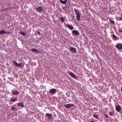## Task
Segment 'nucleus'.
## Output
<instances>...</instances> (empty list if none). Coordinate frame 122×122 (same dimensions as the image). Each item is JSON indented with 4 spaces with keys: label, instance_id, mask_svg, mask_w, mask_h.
Listing matches in <instances>:
<instances>
[{
    "label": "nucleus",
    "instance_id": "nucleus-1",
    "mask_svg": "<svg viewBox=\"0 0 122 122\" xmlns=\"http://www.w3.org/2000/svg\"><path fill=\"white\" fill-rule=\"evenodd\" d=\"M74 10L76 15V19L78 21H79L80 20L81 13L78 11L76 9H75Z\"/></svg>",
    "mask_w": 122,
    "mask_h": 122
},
{
    "label": "nucleus",
    "instance_id": "nucleus-2",
    "mask_svg": "<svg viewBox=\"0 0 122 122\" xmlns=\"http://www.w3.org/2000/svg\"><path fill=\"white\" fill-rule=\"evenodd\" d=\"M46 116L49 120H51L52 119V115L51 114L49 113H47L46 114Z\"/></svg>",
    "mask_w": 122,
    "mask_h": 122
},
{
    "label": "nucleus",
    "instance_id": "nucleus-3",
    "mask_svg": "<svg viewBox=\"0 0 122 122\" xmlns=\"http://www.w3.org/2000/svg\"><path fill=\"white\" fill-rule=\"evenodd\" d=\"M69 50L71 51V53H75L76 52V49L74 47H71L69 48Z\"/></svg>",
    "mask_w": 122,
    "mask_h": 122
},
{
    "label": "nucleus",
    "instance_id": "nucleus-4",
    "mask_svg": "<svg viewBox=\"0 0 122 122\" xmlns=\"http://www.w3.org/2000/svg\"><path fill=\"white\" fill-rule=\"evenodd\" d=\"M74 105L72 104H64V106L66 108H70L71 107H73Z\"/></svg>",
    "mask_w": 122,
    "mask_h": 122
},
{
    "label": "nucleus",
    "instance_id": "nucleus-5",
    "mask_svg": "<svg viewBox=\"0 0 122 122\" xmlns=\"http://www.w3.org/2000/svg\"><path fill=\"white\" fill-rule=\"evenodd\" d=\"M13 62L14 63V65L16 67H21V66H22V64L21 63L19 64L18 63L15 61H13Z\"/></svg>",
    "mask_w": 122,
    "mask_h": 122
},
{
    "label": "nucleus",
    "instance_id": "nucleus-6",
    "mask_svg": "<svg viewBox=\"0 0 122 122\" xmlns=\"http://www.w3.org/2000/svg\"><path fill=\"white\" fill-rule=\"evenodd\" d=\"M36 10L37 12L41 13L42 12L43 9L41 7H39L36 8Z\"/></svg>",
    "mask_w": 122,
    "mask_h": 122
},
{
    "label": "nucleus",
    "instance_id": "nucleus-7",
    "mask_svg": "<svg viewBox=\"0 0 122 122\" xmlns=\"http://www.w3.org/2000/svg\"><path fill=\"white\" fill-rule=\"evenodd\" d=\"M11 93L14 95H17L19 93V92L17 90H13L11 92Z\"/></svg>",
    "mask_w": 122,
    "mask_h": 122
},
{
    "label": "nucleus",
    "instance_id": "nucleus-8",
    "mask_svg": "<svg viewBox=\"0 0 122 122\" xmlns=\"http://www.w3.org/2000/svg\"><path fill=\"white\" fill-rule=\"evenodd\" d=\"M72 34L76 36H77L79 34V32L78 31L76 30H74L72 31Z\"/></svg>",
    "mask_w": 122,
    "mask_h": 122
},
{
    "label": "nucleus",
    "instance_id": "nucleus-9",
    "mask_svg": "<svg viewBox=\"0 0 122 122\" xmlns=\"http://www.w3.org/2000/svg\"><path fill=\"white\" fill-rule=\"evenodd\" d=\"M116 47L118 49H122V44H117L116 46Z\"/></svg>",
    "mask_w": 122,
    "mask_h": 122
},
{
    "label": "nucleus",
    "instance_id": "nucleus-10",
    "mask_svg": "<svg viewBox=\"0 0 122 122\" xmlns=\"http://www.w3.org/2000/svg\"><path fill=\"white\" fill-rule=\"evenodd\" d=\"M69 74L72 78L75 79L76 78V75L71 72H70L68 73Z\"/></svg>",
    "mask_w": 122,
    "mask_h": 122
},
{
    "label": "nucleus",
    "instance_id": "nucleus-11",
    "mask_svg": "<svg viewBox=\"0 0 122 122\" xmlns=\"http://www.w3.org/2000/svg\"><path fill=\"white\" fill-rule=\"evenodd\" d=\"M10 100L12 102H14L17 101V98H16L12 97L10 98Z\"/></svg>",
    "mask_w": 122,
    "mask_h": 122
},
{
    "label": "nucleus",
    "instance_id": "nucleus-12",
    "mask_svg": "<svg viewBox=\"0 0 122 122\" xmlns=\"http://www.w3.org/2000/svg\"><path fill=\"white\" fill-rule=\"evenodd\" d=\"M115 108L116 110L118 112H119L121 109V108L120 106L119 105L116 106Z\"/></svg>",
    "mask_w": 122,
    "mask_h": 122
},
{
    "label": "nucleus",
    "instance_id": "nucleus-13",
    "mask_svg": "<svg viewBox=\"0 0 122 122\" xmlns=\"http://www.w3.org/2000/svg\"><path fill=\"white\" fill-rule=\"evenodd\" d=\"M56 92V90L55 89H51L50 91V93L51 94L54 93Z\"/></svg>",
    "mask_w": 122,
    "mask_h": 122
},
{
    "label": "nucleus",
    "instance_id": "nucleus-14",
    "mask_svg": "<svg viewBox=\"0 0 122 122\" xmlns=\"http://www.w3.org/2000/svg\"><path fill=\"white\" fill-rule=\"evenodd\" d=\"M17 106H20L23 107H24V104L22 102H19L17 104Z\"/></svg>",
    "mask_w": 122,
    "mask_h": 122
},
{
    "label": "nucleus",
    "instance_id": "nucleus-15",
    "mask_svg": "<svg viewBox=\"0 0 122 122\" xmlns=\"http://www.w3.org/2000/svg\"><path fill=\"white\" fill-rule=\"evenodd\" d=\"M66 26L71 30H72L73 29V27L72 26L68 25H66Z\"/></svg>",
    "mask_w": 122,
    "mask_h": 122
},
{
    "label": "nucleus",
    "instance_id": "nucleus-16",
    "mask_svg": "<svg viewBox=\"0 0 122 122\" xmlns=\"http://www.w3.org/2000/svg\"><path fill=\"white\" fill-rule=\"evenodd\" d=\"M67 0H65L64 1H63L62 0H60V1L61 3H62V4H66L67 1Z\"/></svg>",
    "mask_w": 122,
    "mask_h": 122
},
{
    "label": "nucleus",
    "instance_id": "nucleus-17",
    "mask_svg": "<svg viewBox=\"0 0 122 122\" xmlns=\"http://www.w3.org/2000/svg\"><path fill=\"white\" fill-rule=\"evenodd\" d=\"M112 38L114 41H115L117 40V37L115 35H113Z\"/></svg>",
    "mask_w": 122,
    "mask_h": 122
},
{
    "label": "nucleus",
    "instance_id": "nucleus-18",
    "mask_svg": "<svg viewBox=\"0 0 122 122\" xmlns=\"http://www.w3.org/2000/svg\"><path fill=\"white\" fill-rule=\"evenodd\" d=\"M31 51L33 52H35L37 53H39V51L35 49H31Z\"/></svg>",
    "mask_w": 122,
    "mask_h": 122
},
{
    "label": "nucleus",
    "instance_id": "nucleus-19",
    "mask_svg": "<svg viewBox=\"0 0 122 122\" xmlns=\"http://www.w3.org/2000/svg\"><path fill=\"white\" fill-rule=\"evenodd\" d=\"M19 33L20 34H22L23 35V36H25L26 35V33H25L21 31H20Z\"/></svg>",
    "mask_w": 122,
    "mask_h": 122
},
{
    "label": "nucleus",
    "instance_id": "nucleus-20",
    "mask_svg": "<svg viewBox=\"0 0 122 122\" xmlns=\"http://www.w3.org/2000/svg\"><path fill=\"white\" fill-rule=\"evenodd\" d=\"M93 116L97 119H98L99 118L98 117L97 115L94 114L93 115Z\"/></svg>",
    "mask_w": 122,
    "mask_h": 122
},
{
    "label": "nucleus",
    "instance_id": "nucleus-21",
    "mask_svg": "<svg viewBox=\"0 0 122 122\" xmlns=\"http://www.w3.org/2000/svg\"><path fill=\"white\" fill-rule=\"evenodd\" d=\"M60 19L61 21L62 22H63L65 21V19L63 17H61L60 18Z\"/></svg>",
    "mask_w": 122,
    "mask_h": 122
},
{
    "label": "nucleus",
    "instance_id": "nucleus-22",
    "mask_svg": "<svg viewBox=\"0 0 122 122\" xmlns=\"http://www.w3.org/2000/svg\"><path fill=\"white\" fill-rule=\"evenodd\" d=\"M6 32L4 30H0V34H3L4 33H5Z\"/></svg>",
    "mask_w": 122,
    "mask_h": 122
},
{
    "label": "nucleus",
    "instance_id": "nucleus-23",
    "mask_svg": "<svg viewBox=\"0 0 122 122\" xmlns=\"http://www.w3.org/2000/svg\"><path fill=\"white\" fill-rule=\"evenodd\" d=\"M108 112L110 116H112L113 114V113L112 112Z\"/></svg>",
    "mask_w": 122,
    "mask_h": 122
},
{
    "label": "nucleus",
    "instance_id": "nucleus-24",
    "mask_svg": "<svg viewBox=\"0 0 122 122\" xmlns=\"http://www.w3.org/2000/svg\"><path fill=\"white\" fill-rule=\"evenodd\" d=\"M17 108H15L14 107H12L11 108V110H12L15 111Z\"/></svg>",
    "mask_w": 122,
    "mask_h": 122
},
{
    "label": "nucleus",
    "instance_id": "nucleus-25",
    "mask_svg": "<svg viewBox=\"0 0 122 122\" xmlns=\"http://www.w3.org/2000/svg\"><path fill=\"white\" fill-rule=\"evenodd\" d=\"M110 22L112 24H114L115 23L114 21H112V20H110Z\"/></svg>",
    "mask_w": 122,
    "mask_h": 122
},
{
    "label": "nucleus",
    "instance_id": "nucleus-26",
    "mask_svg": "<svg viewBox=\"0 0 122 122\" xmlns=\"http://www.w3.org/2000/svg\"><path fill=\"white\" fill-rule=\"evenodd\" d=\"M37 33H38V34H39V35L40 34H41L40 32L39 31H37Z\"/></svg>",
    "mask_w": 122,
    "mask_h": 122
},
{
    "label": "nucleus",
    "instance_id": "nucleus-27",
    "mask_svg": "<svg viewBox=\"0 0 122 122\" xmlns=\"http://www.w3.org/2000/svg\"><path fill=\"white\" fill-rule=\"evenodd\" d=\"M105 115L106 117H108V116L106 114H105Z\"/></svg>",
    "mask_w": 122,
    "mask_h": 122
},
{
    "label": "nucleus",
    "instance_id": "nucleus-28",
    "mask_svg": "<svg viewBox=\"0 0 122 122\" xmlns=\"http://www.w3.org/2000/svg\"><path fill=\"white\" fill-rule=\"evenodd\" d=\"M90 122H95L93 121H91Z\"/></svg>",
    "mask_w": 122,
    "mask_h": 122
},
{
    "label": "nucleus",
    "instance_id": "nucleus-29",
    "mask_svg": "<svg viewBox=\"0 0 122 122\" xmlns=\"http://www.w3.org/2000/svg\"><path fill=\"white\" fill-rule=\"evenodd\" d=\"M121 91L122 92V87L121 88Z\"/></svg>",
    "mask_w": 122,
    "mask_h": 122
},
{
    "label": "nucleus",
    "instance_id": "nucleus-30",
    "mask_svg": "<svg viewBox=\"0 0 122 122\" xmlns=\"http://www.w3.org/2000/svg\"><path fill=\"white\" fill-rule=\"evenodd\" d=\"M119 31H120V32H122V31H121V30H120Z\"/></svg>",
    "mask_w": 122,
    "mask_h": 122
}]
</instances>
